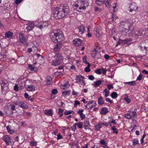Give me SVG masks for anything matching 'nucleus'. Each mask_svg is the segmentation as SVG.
Listing matches in <instances>:
<instances>
[{
	"mask_svg": "<svg viewBox=\"0 0 148 148\" xmlns=\"http://www.w3.org/2000/svg\"><path fill=\"white\" fill-rule=\"evenodd\" d=\"M89 127V122L87 121H85L84 124V129H88Z\"/></svg>",
	"mask_w": 148,
	"mask_h": 148,
	"instance_id": "35",
	"label": "nucleus"
},
{
	"mask_svg": "<svg viewBox=\"0 0 148 148\" xmlns=\"http://www.w3.org/2000/svg\"><path fill=\"white\" fill-rule=\"evenodd\" d=\"M53 111L51 109H49V110H46L45 111V114L49 116H51L53 115Z\"/></svg>",
	"mask_w": 148,
	"mask_h": 148,
	"instance_id": "23",
	"label": "nucleus"
},
{
	"mask_svg": "<svg viewBox=\"0 0 148 148\" xmlns=\"http://www.w3.org/2000/svg\"><path fill=\"white\" fill-rule=\"evenodd\" d=\"M3 140L5 142L6 144L7 145H9L11 141L10 137L6 135L3 137Z\"/></svg>",
	"mask_w": 148,
	"mask_h": 148,
	"instance_id": "12",
	"label": "nucleus"
},
{
	"mask_svg": "<svg viewBox=\"0 0 148 148\" xmlns=\"http://www.w3.org/2000/svg\"><path fill=\"white\" fill-rule=\"evenodd\" d=\"M87 64H88V66L85 68L84 70L86 72H88L90 71V65L88 63H87Z\"/></svg>",
	"mask_w": 148,
	"mask_h": 148,
	"instance_id": "37",
	"label": "nucleus"
},
{
	"mask_svg": "<svg viewBox=\"0 0 148 148\" xmlns=\"http://www.w3.org/2000/svg\"><path fill=\"white\" fill-rule=\"evenodd\" d=\"M2 91L4 93H6L9 91L8 86H5L4 87H1Z\"/></svg>",
	"mask_w": 148,
	"mask_h": 148,
	"instance_id": "32",
	"label": "nucleus"
},
{
	"mask_svg": "<svg viewBox=\"0 0 148 148\" xmlns=\"http://www.w3.org/2000/svg\"><path fill=\"white\" fill-rule=\"evenodd\" d=\"M84 6H85V7L86 8V7H87L88 5H89V3H88L86 1H84Z\"/></svg>",
	"mask_w": 148,
	"mask_h": 148,
	"instance_id": "64",
	"label": "nucleus"
},
{
	"mask_svg": "<svg viewBox=\"0 0 148 148\" xmlns=\"http://www.w3.org/2000/svg\"><path fill=\"white\" fill-rule=\"evenodd\" d=\"M77 123L74 124L71 127V130L73 131H75L76 130V126Z\"/></svg>",
	"mask_w": 148,
	"mask_h": 148,
	"instance_id": "45",
	"label": "nucleus"
},
{
	"mask_svg": "<svg viewBox=\"0 0 148 148\" xmlns=\"http://www.w3.org/2000/svg\"><path fill=\"white\" fill-rule=\"evenodd\" d=\"M88 78L89 79L92 80L94 79L95 77L92 75H89L88 76Z\"/></svg>",
	"mask_w": 148,
	"mask_h": 148,
	"instance_id": "60",
	"label": "nucleus"
},
{
	"mask_svg": "<svg viewBox=\"0 0 148 148\" xmlns=\"http://www.w3.org/2000/svg\"><path fill=\"white\" fill-rule=\"evenodd\" d=\"M5 36L6 37L9 38L12 37L13 36V33L10 32H8L5 34Z\"/></svg>",
	"mask_w": 148,
	"mask_h": 148,
	"instance_id": "30",
	"label": "nucleus"
},
{
	"mask_svg": "<svg viewBox=\"0 0 148 148\" xmlns=\"http://www.w3.org/2000/svg\"><path fill=\"white\" fill-rule=\"evenodd\" d=\"M55 33H56V36H55V42H60L63 40V35L61 32L60 33L56 32Z\"/></svg>",
	"mask_w": 148,
	"mask_h": 148,
	"instance_id": "5",
	"label": "nucleus"
},
{
	"mask_svg": "<svg viewBox=\"0 0 148 148\" xmlns=\"http://www.w3.org/2000/svg\"><path fill=\"white\" fill-rule=\"evenodd\" d=\"M143 75L141 74H140L137 78V80L140 81L142 79Z\"/></svg>",
	"mask_w": 148,
	"mask_h": 148,
	"instance_id": "57",
	"label": "nucleus"
},
{
	"mask_svg": "<svg viewBox=\"0 0 148 148\" xmlns=\"http://www.w3.org/2000/svg\"><path fill=\"white\" fill-rule=\"evenodd\" d=\"M22 1L23 0H16L15 1V3L16 4H18Z\"/></svg>",
	"mask_w": 148,
	"mask_h": 148,
	"instance_id": "63",
	"label": "nucleus"
},
{
	"mask_svg": "<svg viewBox=\"0 0 148 148\" xmlns=\"http://www.w3.org/2000/svg\"><path fill=\"white\" fill-rule=\"evenodd\" d=\"M131 115L132 117L134 118L137 116V114L136 111H134L132 112Z\"/></svg>",
	"mask_w": 148,
	"mask_h": 148,
	"instance_id": "48",
	"label": "nucleus"
},
{
	"mask_svg": "<svg viewBox=\"0 0 148 148\" xmlns=\"http://www.w3.org/2000/svg\"><path fill=\"white\" fill-rule=\"evenodd\" d=\"M118 95L117 93L116 92H112L111 95V97L113 99H115V98L117 97Z\"/></svg>",
	"mask_w": 148,
	"mask_h": 148,
	"instance_id": "41",
	"label": "nucleus"
},
{
	"mask_svg": "<svg viewBox=\"0 0 148 148\" xmlns=\"http://www.w3.org/2000/svg\"><path fill=\"white\" fill-rule=\"evenodd\" d=\"M57 140L60 139L62 138V136L60 134H58L57 135Z\"/></svg>",
	"mask_w": 148,
	"mask_h": 148,
	"instance_id": "61",
	"label": "nucleus"
},
{
	"mask_svg": "<svg viewBox=\"0 0 148 148\" xmlns=\"http://www.w3.org/2000/svg\"><path fill=\"white\" fill-rule=\"evenodd\" d=\"M123 28L125 29V33L124 35L126 34L127 32L130 30L132 31L134 29V27L131 23L129 22H125Z\"/></svg>",
	"mask_w": 148,
	"mask_h": 148,
	"instance_id": "3",
	"label": "nucleus"
},
{
	"mask_svg": "<svg viewBox=\"0 0 148 148\" xmlns=\"http://www.w3.org/2000/svg\"><path fill=\"white\" fill-rule=\"evenodd\" d=\"M5 112L7 115L10 117L12 116V115L13 113V111H11V110H9V109L8 108L7 109V111H6Z\"/></svg>",
	"mask_w": 148,
	"mask_h": 148,
	"instance_id": "24",
	"label": "nucleus"
},
{
	"mask_svg": "<svg viewBox=\"0 0 148 148\" xmlns=\"http://www.w3.org/2000/svg\"><path fill=\"white\" fill-rule=\"evenodd\" d=\"M74 113V112L73 111H70L69 110L68 111H65L64 112V114L65 115H67L69 114H73Z\"/></svg>",
	"mask_w": 148,
	"mask_h": 148,
	"instance_id": "42",
	"label": "nucleus"
},
{
	"mask_svg": "<svg viewBox=\"0 0 148 148\" xmlns=\"http://www.w3.org/2000/svg\"><path fill=\"white\" fill-rule=\"evenodd\" d=\"M30 145L32 146H36L37 145V143L35 142L31 141L30 142Z\"/></svg>",
	"mask_w": 148,
	"mask_h": 148,
	"instance_id": "52",
	"label": "nucleus"
},
{
	"mask_svg": "<svg viewBox=\"0 0 148 148\" xmlns=\"http://www.w3.org/2000/svg\"><path fill=\"white\" fill-rule=\"evenodd\" d=\"M84 0H77L74 6L77 8L76 9L78 10V11H82V10H84L86 8L84 6Z\"/></svg>",
	"mask_w": 148,
	"mask_h": 148,
	"instance_id": "2",
	"label": "nucleus"
},
{
	"mask_svg": "<svg viewBox=\"0 0 148 148\" xmlns=\"http://www.w3.org/2000/svg\"><path fill=\"white\" fill-rule=\"evenodd\" d=\"M103 92L104 93L105 92L106 93L104 94L105 96L106 97H107L108 96L109 94V91L108 90L107 88H106L103 91Z\"/></svg>",
	"mask_w": 148,
	"mask_h": 148,
	"instance_id": "40",
	"label": "nucleus"
},
{
	"mask_svg": "<svg viewBox=\"0 0 148 148\" xmlns=\"http://www.w3.org/2000/svg\"><path fill=\"white\" fill-rule=\"evenodd\" d=\"M17 104L18 106L24 109H27L28 107V106L25 104L24 103L19 101L17 102Z\"/></svg>",
	"mask_w": 148,
	"mask_h": 148,
	"instance_id": "10",
	"label": "nucleus"
},
{
	"mask_svg": "<svg viewBox=\"0 0 148 148\" xmlns=\"http://www.w3.org/2000/svg\"><path fill=\"white\" fill-rule=\"evenodd\" d=\"M107 87L109 90H110L111 89H113V86L112 84L107 85Z\"/></svg>",
	"mask_w": 148,
	"mask_h": 148,
	"instance_id": "58",
	"label": "nucleus"
},
{
	"mask_svg": "<svg viewBox=\"0 0 148 148\" xmlns=\"http://www.w3.org/2000/svg\"><path fill=\"white\" fill-rule=\"evenodd\" d=\"M54 58L57 60L60 61L63 59V56L61 53H57L55 54Z\"/></svg>",
	"mask_w": 148,
	"mask_h": 148,
	"instance_id": "15",
	"label": "nucleus"
},
{
	"mask_svg": "<svg viewBox=\"0 0 148 148\" xmlns=\"http://www.w3.org/2000/svg\"><path fill=\"white\" fill-rule=\"evenodd\" d=\"M125 117L128 119H130L132 117L129 114H126L125 115Z\"/></svg>",
	"mask_w": 148,
	"mask_h": 148,
	"instance_id": "59",
	"label": "nucleus"
},
{
	"mask_svg": "<svg viewBox=\"0 0 148 148\" xmlns=\"http://www.w3.org/2000/svg\"><path fill=\"white\" fill-rule=\"evenodd\" d=\"M34 23H29L27 25L26 29L28 31L32 30L34 27Z\"/></svg>",
	"mask_w": 148,
	"mask_h": 148,
	"instance_id": "16",
	"label": "nucleus"
},
{
	"mask_svg": "<svg viewBox=\"0 0 148 148\" xmlns=\"http://www.w3.org/2000/svg\"><path fill=\"white\" fill-rule=\"evenodd\" d=\"M32 65L31 64L28 65V69L31 71H34L35 72L37 71V69L32 66Z\"/></svg>",
	"mask_w": 148,
	"mask_h": 148,
	"instance_id": "28",
	"label": "nucleus"
},
{
	"mask_svg": "<svg viewBox=\"0 0 148 148\" xmlns=\"http://www.w3.org/2000/svg\"><path fill=\"white\" fill-rule=\"evenodd\" d=\"M71 91L70 90L68 91L66 90L63 91L62 92V95L64 96H65L66 95H69V92Z\"/></svg>",
	"mask_w": 148,
	"mask_h": 148,
	"instance_id": "39",
	"label": "nucleus"
},
{
	"mask_svg": "<svg viewBox=\"0 0 148 148\" xmlns=\"http://www.w3.org/2000/svg\"><path fill=\"white\" fill-rule=\"evenodd\" d=\"M9 110H11L12 111L14 110L15 108V106L13 104L10 105L8 107Z\"/></svg>",
	"mask_w": 148,
	"mask_h": 148,
	"instance_id": "33",
	"label": "nucleus"
},
{
	"mask_svg": "<svg viewBox=\"0 0 148 148\" xmlns=\"http://www.w3.org/2000/svg\"><path fill=\"white\" fill-rule=\"evenodd\" d=\"M111 129L113 131V133H115L116 134H117L118 133V131L115 126H113L112 127Z\"/></svg>",
	"mask_w": 148,
	"mask_h": 148,
	"instance_id": "44",
	"label": "nucleus"
},
{
	"mask_svg": "<svg viewBox=\"0 0 148 148\" xmlns=\"http://www.w3.org/2000/svg\"><path fill=\"white\" fill-rule=\"evenodd\" d=\"M101 71H102L103 74L105 75L106 74L107 70L103 68V67H101Z\"/></svg>",
	"mask_w": 148,
	"mask_h": 148,
	"instance_id": "53",
	"label": "nucleus"
},
{
	"mask_svg": "<svg viewBox=\"0 0 148 148\" xmlns=\"http://www.w3.org/2000/svg\"><path fill=\"white\" fill-rule=\"evenodd\" d=\"M77 125L79 128H80L82 127L83 126V123L82 122H80L78 123H77Z\"/></svg>",
	"mask_w": 148,
	"mask_h": 148,
	"instance_id": "50",
	"label": "nucleus"
},
{
	"mask_svg": "<svg viewBox=\"0 0 148 148\" xmlns=\"http://www.w3.org/2000/svg\"><path fill=\"white\" fill-rule=\"evenodd\" d=\"M124 100L128 103H129L130 102L131 100H130L128 97H125L124 98Z\"/></svg>",
	"mask_w": 148,
	"mask_h": 148,
	"instance_id": "54",
	"label": "nucleus"
},
{
	"mask_svg": "<svg viewBox=\"0 0 148 148\" xmlns=\"http://www.w3.org/2000/svg\"><path fill=\"white\" fill-rule=\"evenodd\" d=\"M145 31L144 30H142L140 31L139 30H138L136 31L135 32V35L137 36H141L145 34Z\"/></svg>",
	"mask_w": 148,
	"mask_h": 148,
	"instance_id": "17",
	"label": "nucleus"
},
{
	"mask_svg": "<svg viewBox=\"0 0 148 148\" xmlns=\"http://www.w3.org/2000/svg\"><path fill=\"white\" fill-rule=\"evenodd\" d=\"M82 40L76 38L73 40V43L75 46L78 47L81 45Z\"/></svg>",
	"mask_w": 148,
	"mask_h": 148,
	"instance_id": "14",
	"label": "nucleus"
},
{
	"mask_svg": "<svg viewBox=\"0 0 148 148\" xmlns=\"http://www.w3.org/2000/svg\"><path fill=\"white\" fill-rule=\"evenodd\" d=\"M51 92L53 94H56L58 92V90L56 89H53L52 90Z\"/></svg>",
	"mask_w": 148,
	"mask_h": 148,
	"instance_id": "56",
	"label": "nucleus"
},
{
	"mask_svg": "<svg viewBox=\"0 0 148 148\" xmlns=\"http://www.w3.org/2000/svg\"><path fill=\"white\" fill-rule=\"evenodd\" d=\"M35 87L32 85L29 86L27 88L28 90L29 91H33L35 90Z\"/></svg>",
	"mask_w": 148,
	"mask_h": 148,
	"instance_id": "31",
	"label": "nucleus"
},
{
	"mask_svg": "<svg viewBox=\"0 0 148 148\" xmlns=\"http://www.w3.org/2000/svg\"><path fill=\"white\" fill-rule=\"evenodd\" d=\"M118 18V17L117 16L112 14L110 19H111L112 22V23H114L116 19H117Z\"/></svg>",
	"mask_w": 148,
	"mask_h": 148,
	"instance_id": "26",
	"label": "nucleus"
},
{
	"mask_svg": "<svg viewBox=\"0 0 148 148\" xmlns=\"http://www.w3.org/2000/svg\"><path fill=\"white\" fill-rule=\"evenodd\" d=\"M104 101L102 97H100L98 100V103L99 104L102 105Z\"/></svg>",
	"mask_w": 148,
	"mask_h": 148,
	"instance_id": "36",
	"label": "nucleus"
},
{
	"mask_svg": "<svg viewBox=\"0 0 148 148\" xmlns=\"http://www.w3.org/2000/svg\"><path fill=\"white\" fill-rule=\"evenodd\" d=\"M1 87H4L5 86H8V81L5 80H4L2 81L1 83Z\"/></svg>",
	"mask_w": 148,
	"mask_h": 148,
	"instance_id": "21",
	"label": "nucleus"
},
{
	"mask_svg": "<svg viewBox=\"0 0 148 148\" xmlns=\"http://www.w3.org/2000/svg\"><path fill=\"white\" fill-rule=\"evenodd\" d=\"M108 110L105 108H103L101 110V114H105L108 112Z\"/></svg>",
	"mask_w": 148,
	"mask_h": 148,
	"instance_id": "25",
	"label": "nucleus"
},
{
	"mask_svg": "<svg viewBox=\"0 0 148 148\" xmlns=\"http://www.w3.org/2000/svg\"><path fill=\"white\" fill-rule=\"evenodd\" d=\"M97 51L98 50H97V49L95 48L91 52V56L93 57H95L96 56Z\"/></svg>",
	"mask_w": 148,
	"mask_h": 148,
	"instance_id": "27",
	"label": "nucleus"
},
{
	"mask_svg": "<svg viewBox=\"0 0 148 148\" xmlns=\"http://www.w3.org/2000/svg\"><path fill=\"white\" fill-rule=\"evenodd\" d=\"M76 30L79 31V34H82L85 32V27L83 25H81L79 26Z\"/></svg>",
	"mask_w": 148,
	"mask_h": 148,
	"instance_id": "9",
	"label": "nucleus"
},
{
	"mask_svg": "<svg viewBox=\"0 0 148 148\" xmlns=\"http://www.w3.org/2000/svg\"><path fill=\"white\" fill-rule=\"evenodd\" d=\"M60 61L56 59L53 61L52 63V65L54 66H56L60 64Z\"/></svg>",
	"mask_w": 148,
	"mask_h": 148,
	"instance_id": "22",
	"label": "nucleus"
},
{
	"mask_svg": "<svg viewBox=\"0 0 148 148\" xmlns=\"http://www.w3.org/2000/svg\"><path fill=\"white\" fill-rule=\"evenodd\" d=\"M78 93L77 92L75 91L74 90H73L72 91V95H73L76 96L78 94Z\"/></svg>",
	"mask_w": 148,
	"mask_h": 148,
	"instance_id": "62",
	"label": "nucleus"
},
{
	"mask_svg": "<svg viewBox=\"0 0 148 148\" xmlns=\"http://www.w3.org/2000/svg\"><path fill=\"white\" fill-rule=\"evenodd\" d=\"M104 0H96V4L99 5H101L103 3Z\"/></svg>",
	"mask_w": 148,
	"mask_h": 148,
	"instance_id": "29",
	"label": "nucleus"
},
{
	"mask_svg": "<svg viewBox=\"0 0 148 148\" xmlns=\"http://www.w3.org/2000/svg\"><path fill=\"white\" fill-rule=\"evenodd\" d=\"M56 33L55 32H52L50 34V38L51 40L53 42H55V37Z\"/></svg>",
	"mask_w": 148,
	"mask_h": 148,
	"instance_id": "20",
	"label": "nucleus"
},
{
	"mask_svg": "<svg viewBox=\"0 0 148 148\" xmlns=\"http://www.w3.org/2000/svg\"><path fill=\"white\" fill-rule=\"evenodd\" d=\"M84 77L81 75H76L75 79L76 82L80 84L82 86H84L85 83L84 80Z\"/></svg>",
	"mask_w": 148,
	"mask_h": 148,
	"instance_id": "4",
	"label": "nucleus"
},
{
	"mask_svg": "<svg viewBox=\"0 0 148 148\" xmlns=\"http://www.w3.org/2000/svg\"><path fill=\"white\" fill-rule=\"evenodd\" d=\"M129 8L130 9V12H132L133 14H134L136 13V11L137 10L138 7L136 4L134 3H131L130 6Z\"/></svg>",
	"mask_w": 148,
	"mask_h": 148,
	"instance_id": "6",
	"label": "nucleus"
},
{
	"mask_svg": "<svg viewBox=\"0 0 148 148\" xmlns=\"http://www.w3.org/2000/svg\"><path fill=\"white\" fill-rule=\"evenodd\" d=\"M45 85H49L52 84V78L49 76L47 77L46 78V80L45 82Z\"/></svg>",
	"mask_w": 148,
	"mask_h": 148,
	"instance_id": "13",
	"label": "nucleus"
},
{
	"mask_svg": "<svg viewBox=\"0 0 148 148\" xmlns=\"http://www.w3.org/2000/svg\"><path fill=\"white\" fill-rule=\"evenodd\" d=\"M101 72V69H97L95 71V73L98 75H100Z\"/></svg>",
	"mask_w": 148,
	"mask_h": 148,
	"instance_id": "47",
	"label": "nucleus"
},
{
	"mask_svg": "<svg viewBox=\"0 0 148 148\" xmlns=\"http://www.w3.org/2000/svg\"><path fill=\"white\" fill-rule=\"evenodd\" d=\"M7 129L9 133L12 134L14 132V131L13 130H11L10 127L8 126L7 127Z\"/></svg>",
	"mask_w": 148,
	"mask_h": 148,
	"instance_id": "49",
	"label": "nucleus"
},
{
	"mask_svg": "<svg viewBox=\"0 0 148 148\" xmlns=\"http://www.w3.org/2000/svg\"><path fill=\"white\" fill-rule=\"evenodd\" d=\"M97 105L96 102L95 101H92L89 102L85 106L88 109H90L95 106Z\"/></svg>",
	"mask_w": 148,
	"mask_h": 148,
	"instance_id": "8",
	"label": "nucleus"
},
{
	"mask_svg": "<svg viewBox=\"0 0 148 148\" xmlns=\"http://www.w3.org/2000/svg\"><path fill=\"white\" fill-rule=\"evenodd\" d=\"M83 111L84 110L83 109H79L77 112V113L80 115L82 119H83L85 118V115L83 114Z\"/></svg>",
	"mask_w": 148,
	"mask_h": 148,
	"instance_id": "18",
	"label": "nucleus"
},
{
	"mask_svg": "<svg viewBox=\"0 0 148 148\" xmlns=\"http://www.w3.org/2000/svg\"><path fill=\"white\" fill-rule=\"evenodd\" d=\"M46 25H45V23H43L42 25H36V26L40 29L41 30H42V29H43L44 27H45Z\"/></svg>",
	"mask_w": 148,
	"mask_h": 148,
	"instance_id": "43",
	"label": "nucleus"
},
{
	"mask_svg": "<svg viewBox=\"0 0 148 148\" xmlns=\"http://www.w3.org/2000/svg\"><path fill=\"white\" fill-rule=\"evenodd\" d=\"M80 102L79 101L76 100L75 101L74 106L75 107H76L77 106V105H79L80 104Z\"/></svg>",
	"mask_w": 148,
	"mask_h": 148,
	"instance_id": "51",
	"label": "nucleus"
},
{
	"mask_svg": "<svg viewBox=\"0 0 148 148\" xmlns=\"http://www.w3.org/2000/svg\"><path fill=\"white\" fill-rule=\"evenodd\" d=\"M102 82L101 80H97L95 82H94L93 84H92L94 87H96L99 86L102 83Z\"/></svg>",
	"mask_w": 148,
	"mask_h": 148,
	"instance_id": "19",
	"label": "nucleus"
},
{
	"mask_svg": "<svg viewBox=\"0 0 148 148\" xmlns=\"http://www.w3.org/2000/svg\"><path fill=\"white\" fill-rule=\"evenodd\" d=\"M133 145H135L138 144V140L137 139H135L133 140Z\"/></svg>",
	"mask_w": 148,
	"mask_h": 148,
	"instance_id": "46",
	"label": "nucleus"
},
{
	"mask_svg": "<svg viewBox=\"0 0 148 148\" xmlns=\"http://www.w3.org/2000/svg\"><path fill=\"white\" fill-rule=\"evenodd\" d=\"M125 84H128L130 85L135 86L136 85V83L134 81H132V82H125L124 83Z\"/></svg>",
	"mask_w": 148,
	"mask_h": 148,
	"instance_id": "38",
	"label": "nucleus"
},
{
	"mask_svg": "<svg viewBox=\"0 0 148 148\" xmlns=\"http://www.w3.org/2000/svg\"><path fill=\"white\" fill-rule=\"evenodd\" d=\"M19 40L20 42L22 43L26 44L27 43L26 38L25 37L24 34L21 33L19 34Z\"/></svg>",
	"mask_w": 148,
	"mask_h": 148,
	"instance_id": "7",
	"label": "nucleus"
},
{
	"mask_svg": "<svg viewBox=\"0 0 148 148\" xmlns=\"http://www.w3.org/2000/svg\"><path fill=\"white\" fill-rule=\"evenodd\" d=\"M102 127V124L101 123H99L98 124L95 125L96 130L97 131H98Z\"/></svg>",
	"mask_w": 148,
	"mask_h": 148,
	"instance_id": "34",
	"label": "nucleus"
},
{
	"mask_svg": "<svg viewBox=\"0 0 148 148\" xmlns=\"http://www.w3.org/2000/svg\"><path fill=\"white\" fill-rule=\"evenodd\" d=\"M100 143L102 145H105L106 142L104 139H101L100 141Z\"/></svg>",
	"mask_w": 148,
	"mask_h": 148,
	"instance_id": "55",
	"label": "nucleus"
},
{
	"mask_svg": "<svg viewBox=\"0 0 148 148\" xmlns=\"http://www.w3.org/2000/svg\"><path fill=\"white\" fill-rule=\"evenodd\" d=\"M62 46V43H58L55 47L53 49V51L55 52H58L60 51Z\"/></svg>",
	"mask_w": 148,
	"mask_h": 148,
	"instance_id": "11",
	"label": "nucleus"
},
{
	"mask_svg": "<svg viewBox=\"0 0 148 148\" xmlns=\"http://www.w3.org/2000/svg\"><path fill=\"white\" fill-rule=\"evenodd\" d=\"M69 11V7L67 6L57 7L53 11V16L57 19L62 18L67 14Z\"/></svg>",
	"mask_w": 148,
	"mask_h": 148,
	"instance_id": "1",
	"label": "nucleus"
}]
</instances>
